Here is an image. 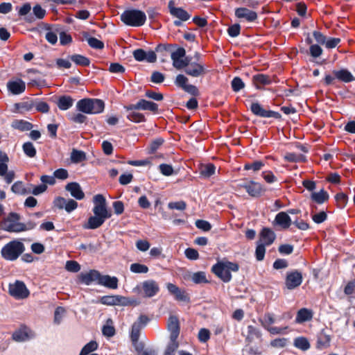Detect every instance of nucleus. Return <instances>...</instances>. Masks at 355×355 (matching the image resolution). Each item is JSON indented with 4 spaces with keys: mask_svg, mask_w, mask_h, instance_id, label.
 Returning a JSON list of instances; mask_svg holds the SVG:
<instances>
[{
    "mask_svg": "<svg viewBox=\"0 0 355 355\" xmlns=\"http://www.w3.org/2000/svg\"><path fill=\"white\" fill-rule=\"evenodd\" d=\"M98 348V343L92 340L86 344L80 351L79 355H88L89 353L95 351Z\"/></svg>",
    "mask_w": 355,
    "mask_h": 355,
    "instance_id": "49",
    "label": "nucleus"
},
{
    "mask_svg": "<svg viewBox=\"0 0 355 355\" xmlns=\"http://www.w3.org/2000/svg\"><path fill=\"white\" fill-rule=\"evenodd\" d=\"M284 159L290 162H300L305 161V157L303 155L296 154L294 153H287L284 155Z\"/></svg>",
    "mask_w": 355,
    "mask_h": 355,
    "instance_id": "48",
    "label": "nucleus"
},
{
    "mask_svg": "<svg viewBox=\"0 0 355 355\" xmlns=\"http://www.w3.org/2000/svg\"><path fill=\"white\" fill-rule=\"evenodd\" d=\"M118 279L116 277H111L110 275H102L101 274L98 281L99 285L103 286L108 288L116 289L118 288Z\"/></svg>",
    "mask_w": 355,
    "mask_h": 355,
    "instance_id": "24",
    "label": "nucleus"
},
{
    "mask_svg": "<svg viewBox=\"0 0 355 355\" xmlns=\"http://www.w3.org/2000/svg\"><path fill=\"white\" fill-rule=\"evenodd\" d=\"M34 19H43L46 15V10L39 4L35 5L33 8Z\"/></svg>",
    "mask_w": 355,
    "mask_h": 355,
    "instance_id": "55",
    "label": "nucleus"
},
{
    "mask_svg": "<svg viewBox=\"0 0 355 355\" xmlns=\"http://www.w3.org/2000/svg\"><path fill=\"white\" fill-rule=\"evenodd\" d=\"M102 333L103 336L110 338L115 334V329L112 325V321L111 319L107 320V323L102 328Z\"/></svg>",
    "mask_w": 355,
    "mask_h": 355,
    "instance_id": "41",
    "label": "nucleus"
},
{
    "mask_svg": "<svg viewBox=\"0 0 355 355\" xmlns=\"http://www.w3.org/2000/svg\"><path fill=\"white\" fill-rule=\"evenodd\" d=\"M101 273L96 270H91L88 272L82 273L80 275V280L86 285H89L93 282H96L98 284Z\"/></svg>",
    "mask_w": 355,
    "mask_h": 355,
    "instance_id": "23",
    "label": "nucleus"
},
{
    "mask_svg": "<svg viewBox=\"0 0 355 355\" xmlns=\"http://www.w3.org/2000/svg\"><path fill=\"white\" fill-rule=\"evenodd\" d=\"M126 110H148L157 113L158 111V105L152 101L145 99H140L137 103L125 106Z\"/></svg>",
    "mask_w": 355,
    "mask_h": 355,
    "instance_id": "9",
    "label": "nucleus"
},
{
    "mask_svg": "<svg viewBox=\"0 0 355 355\" xmlns=\"http://www.w3.org/2000/svg\"><path fill=\"white\" fill-rule=\"evenodd\" d=\"M168 8L170 14L173 17L180 19L181 21H187L191 17L189 13L182 8L175 7L173 1L168 2Z\"/></svg>",
    "mask_w": 355,
    "mask_h": 355,
    "instance_id": "15",
    "label": "nucleus"
},
{
    "mask_svg": "<svg viewBox=\"0 0 355 355\" xmlns=\"http://www.w3.org/2000/svg\"><path fill=\"white\" fill-rule=\"evenodd\" d=\"M71 159L75 163L80 162L85 159V153L81 150H73L71 155Z\"/></svg>",
    "mask_w": 355,
    "mask_h": 355,
    "instance_id": "53",
    "label": "nucleus"
},
{
    "mask_svg": "<svg viewBox=\"0 0 355 355\" xmlns=\"http://www.w3.org/2000/svg\"><path fill=\"white\" fill-rule=\"evenodd\" d=\"M83 35L90 47L95 49H103L104 48V43L102 41L91 37L87 32H83Z\"/></svg>",
    "mask_w": 355,
    "mask_h": 355,
    "instance_id": "29",
    "label": "nucleus"
},
{
    "mask_svg": "<svg viewBox=\"0 0 355 355\" xmlns=\"http://www.w3.org/2000/svg\"><path fill=\"white\" fill-rule=\"evenodd\" d=\"M294 346L297 349L306 351L310 348L308 340L304 337H298L294 340Z\"/></svg>",
    "mask_w": 355,
    "mask_h": 355,
    "instance_id": "37",
    "label": "nucleus"
},
{
    "mask_svg": "<svg viewBox=\"0 0 355 355\" xmlns=\"http://www.w3.org/2000/svg\"><path fill=\"white\" fill-rule=\"evenodd\" d=\"M210 331L206 328H202L199 330L198 338L201 343H206L210 338Z\"/></svg>",
    "mask_w": 355,
    "mask_h": 355,
    "instance_id": "57",
    "label": "nucleus"
},
{
    "mask_svg": "<svg viewBox=\"0 0 355 355\" xmlns=\"http://www.w3.org/2000/svg\"><path fill=\"white\" fill-rule=\"evenodd\" d=\"M64 313L65 309L63 307H57L54 313V323L60 324L62 322Z\"/></svg>",
    "mask_w": 355,
    "mask_h": 355,
    "instance_id": "59",
    "label": "nucleus"
},
{
    "mask_svg": "<svg viewBox=\"0 0 355 355\" xmlns=\"http://www.w3.org/2000/svg\"><path fill=\"white\" fill-rule=\"evenodd\" d=\"M31 10V6L30 3H24L21 7L18 9L19 16L25 17V19L28 22H32L35 20L33 16L28 15Z\"/></svg>",
    "mask_w": 355,
    "mask_h": 355,
    "instance_id": "31",
    "label": "nucleus"
},
{
    "mask_svg": "<svg viewBox=\"0 0 355 355\" xmlns=\"http://www.w3.org/2000/svg\"><path fill=\"white\" fill-rule=\"evenodd\" d=\"M276 238L275 232L268 227H264L261 230L259 234V243H262L265 245H271Z\"/></svg>",
    "mask_w": 355,
    "mask_h": 355,
    "instance_id": "20",
    "label": "nucleus"
},
{
    "mask_svg": "<svg viewBox=\"0 0 355 355\" xmlns=\"http://www.w3.org/2000/svg\"><path fill=\"white\" fill-rule=\"evenodd\" d=\"M8 293L16 300L26 299L30 295L26 284L20 280H16L14 283L9 284Z\"/></svg>",
    "mask_w": 355,
    "mask_h": 355,
    "instance_id": "7",
    "label": "nucleus"
},
{
    "mask_svg": "<svg viewBox=\"0 0 355 355\" xmlns=\"http://www.w3.org/2000/svg\"><path fill=\"white\" fill-rule=\"evenodd\" d=\"M171 51V46L169 44H159L155 48V52L162 56H167L168 53Z\"/></svg>",
    "mask_w": 355,
    "mask_h": 355,
    "instance_id": "54",
    "label": "nucleus"
},
{
    "mask_svg": "<svg viewBox=\"0 0 355 355\" xmlns=\"http://www.w3.org/2000/svg\"><path fill=\"white\" fill-rule=\"evenodd\" d=\"M141 288L144 295L147 297H152L159 291L158 284L153 279H148L141 283Z\"/></svg>",
    "mask_w": 355,
    "mask_h": 355,
    "instance_id": "14",
    "label": "nucleus"
},
{
    "mask_svg": "<svg viewBox=\"0 0 355 355\" xmlns=\"http://www.w3.org/2000/svg\"><path fill=\"white\" fill-rule=\"evenodd\" d=\"M313 318V311L306 308L300 309L295 318V322L301 324L307 321H310Z\"/></svg>",
    "mask_w": 355,
    "mask_h": 355,
    "instance_id": "26",
    "label": "nucleus"
},
{
    "mask_svg": "<svg viewBox=\"0 0 355 355\" xmlns=\"http://www.w3.org/2000/svg\"><path fill=\"white\" fill-rule=\"evenodd\" d=\"M333 73L336 78L344 83H350L355 80V78L352 73L345 69L334 70Z\"/></svg>",
    "mask_w": 355,
    "mask_h": 355,
    "instance_id": "25",
    "label": "nucleus"
},
{
    "mask_svg": "<svg viewBox=\"0 0 355 355\" xmlns=\"http://www.w3.org/2000/svg\"><path fill=\"white\" fill-rule=\"evenodd\" d=\"M191 279L195 284L207 283L208 280L206 277V273L203 271L194 272L191 275Z\"/></svg>",
    "mask_w": 355,
    "mask_h": 355,
    "instance_id": "45",
    "label": "nucleus"
},
{
    "mask_svg": "<svg viewBox=\"0 0 355 355\" xmlns=\"http://www.w3.org/2000/svg\"><path fill=\"white\" fill-rule=\"evenodd\" d=\"M186 257L189 260H197L199 258L198 252L193 248H187L184 251Z\"/></svg>",
    "mask_w": 355,
    "mask_h": 355,
    "instance_id": "64",
    "label": "nucleus"
},
{
    "mask_svg": "<svg viewBox=\"0 0 355 355\" xmlns=\"http://www.w3.org/2000/svg\"><path fill=\"white\" fill-rule=\"evenodd\" d=\"M179 347V343L177 340H170L166 349L164 352V355H175V351Z\"/></svg>",
    "mask_w": 355,
    "mask_h": 355,
    "instance_id": "50",
    "label": "nucleus"
},
{
    "mask_svg": "<svg viewBox=\"0 0 355 355\" xmlns=\"http://www.w3.org/2000/svg\"><path fill=\"white\" fill-rule=\"evenodd\" d=\"M254 85L257 89L261 88V85H270L272 83V79L270 76L265 74H257L252 77Z\"/></svg>",
    "mask_w": 355,
    "mask_h": 355,
    "instance_id": "28",
    "label": "nucleus"
},
{
    "mask_svg": "<svg viewBox=\"0 0 355 355\" xmlns=\"http://www.w3.org/2000/svg\"><path fill=\"white\" fill-rule=\"evenodd\" d=\"M166 288L170 293L175 295L176 300L180 301H186V295L176 285L172 283H168L166 284Z\"/></svg>",
    "mask_w": 355,
    "mask_h": 355,
    "instance_id": "30",
    "label": "nucleus"
},
{
    "mask_svg": "<svg viewBox=\"0 0 355 355\" xmlns=\"http://www.w3.org/2000/svg\"><path fill=\"white\" fill-rule=\"evenodd\" d=\"M30 330L26 327H21L13 332L12 338L16 342H25L30 339Z\"/></svg>",
    "mask_w": 355,
    "mask_h": 355,
    "instance_id": "22",
    "label": "nucleus"
},
{
    "mask_svg": "<svg viewBox=\"0 0 355 355\" xmlns=\"http://www.w3.org/2000/svg\"><path fill=\"white\" fill-rule=\"evenodd\" d=\"M141 329L142 328H141V326L138 323L132 324L130 332V338L134 344L138 342Z\"/></svg>",
    "mask_w": 355,
    "mask_h": 355,
    "instance_id": "44",
    "label": "nucleus"
},
{
    "mask_svg": "<svg viewBox=\"0 0 355 355\" xmlns=\"http://www.w3.org/2000/svg\"><path fill=\"white\" fill-rule=\"evenodd\" d=\"M65 268L67 271L77 272L80 270V266L76 261H67Z\"/></svg>",
    "mask_w": 355,
    "mask_h": 355,
    "instance_id": "60",
    "label": "nucleus"
},
{
    "mask_svg": "<svg viewBox=\"0 0 355 355\" xmlns=\"http://www.w3.org/2000/svg\"><path fill=\"white\" fill-rule=\"evenodd\" d=\"M11 191L16 194H25L26 189L24 188V185L22 182L17 181L15 182L11 187Z\"/></svg>",
    "mask_w": 355,
    "mask_h": 355,
    "instance_id": "56",
    "label": "nucleus"
},
{
    "mask_svg": "<svg viewBox=\"0 0 355 355\" xmlns=\"http://www.w3.org/2000/svg\"><path fill=\"white\" fill-rule=\"evenodd\" d=\"M302 273L297 270L288 272L285 279V286L288 290H293L300 286L302 282Z\"/></svg>",
    "mask_w": 355,
    "mask_h": 355,
    "instance_id": "10",
    "label": "nucleus"
},
{
    "mask_svg": "<svg viewBox=\"0 0 355 355\" xmlns=\"http://www.w3.org/2000/svg\"><path fill=\"white\" fill-rule=\"evenodd\" d=\"M130 112L127 115V119L134 123H141L146 121V118L142 113L134 112V110H130Z\"/></svg>",
    "mask_w": 355,
    "mask_h": 355,
    "instance_id": "42",
    "label": "nucleus"
},
{
    "mask_svg": "<svg viewBox=\"0 0 355 355\" xmlns=\"http://www.w3.org/2000/svg\"><path fill=\"white\" fill-rule=\"evenodd\" d=\"M77 110L88 114H96L103 112L105 108L104 102L98 98H83L78 101Z\"/></svg>",
    "mask_w": 355,
    "mask_h": 355,
    "instance_id": "4",
    "label": "nucleus"
},
{
    "mask_svg": "<svg viewBox=\"0 0 355 355\" xmlns=\"http://www.w3.org/2000/svg\"><path fill=\"white\" fill-rule=\"evenodd\" d=\"M232 90L235 92H238L245 87V83L242 79L239 77H234L231 82Z\"/></svg>",
    "mask_w": 355,
    "mask_h": 355,
    "instance_id": "51",
    "label": "nucleus"
},
{
    "mask_svg": "<svg viewBox=\"0 0 355 355\" xmlns=\"http://www.w3.org/2000/svg\"><path fill=\"white\" fill-rule=\"evenodd\" d=\"M12 128L21 131L30 130L33 128L32 123L24 120H15L12 122Z\"/></svg>",
    "mask_w": 355,
    "mask_h": 355,
    "instance_id": "34",
    "label": "nucleus"
},
{
    "mask_svg": "<svg viewBox=\"0 0 355 355\" xmlns=\"http://www.w3.org/2000/svg\"><path fill=\"white\" fill-rule=\"evenodd\" d=\"M7 87L8 91L12 94L17 95L24 92L26 84L22 80L18 79L17 80L8 82Z\"/></svg>",
    "mask_w": 355,
    "mask_h": 355,
    "instance_id": "21",
    "label": "nucleus"
},
{
    "mask_svg": "<svg viewBox=\"0 0 355 355\" xmlns=\"http://www.w3.org/2000/svg\"><path fill=\"white\" fill-rule=\"evenodd\" d=\"M241 26L239 24H234L227 28V33L232 37H236L239 35Z\"/></svg>",
    "mask_w": 355,
    "mask_h": 355,
    "instance_id": "63",
    "label": "nucleus"
},
{
    "mask_svg": "<svg viewBox=\"0 0 355 355\" xmlns=\"http://www.w3.org/2000/svg\"><path fill=\"white\" fill-rule=\"evenodd\" d=\"M311 198L318 204H322L328 200L329 194L324 189H321L319 192H313Z\"/></svg>",
    "mask_w": 355,
    "mask_h": 355,
    "instance_id": "33",
    "label": "nucleus"
},
{
    "mask_svg": "<svg viewBox=\"0 0 355 355\" xmlns=\"http://www.w3.org/2000/svg\"><path fill=\"white\" fill-rule=\"evenodd\" d=\"M184 71L189 76L198 78L206 73V69L200 62H191L187 63Z\"/></svg>",
    "mask_w": 355,
    "mask_h": 355,
    "instance_id": "13",
    "label": "nucleus"
},
{
    "mask_svg": "<svg viewBox=\"0 0 355 355\" xmlns=\"http://www.w3.org/2000/svg\"><path fill=\"white\" fill-rule=\"evenodd\" d=\"M25 250L23 242L19 239H13L2 247L1 255L6 261H15L24 252Z\"/></svg>",
    "mask_w": 355,
    "mask_h": 355,
    "instance_id": "3",
    "label": "nucleus"
},
{
    "mask_svg": "<svg viewBox=\"0 0 355 355\" xmlns=\"http://www.w3.org/2000/svg\"><path fill=\"white\" fill-rule=\"evenodd\" d=\"M22 148L24 153L28 157H34L36 155V149L31 142H26L23 144Z\"/></svg>",
    "mask_w": 355,
    "mask_h": 355,
    "instance_id": "47",
    "label": "nucleus"
},
{
    "mask_svg": "<svg viewBox=\"0 0 355 355\" xmlns=\"http://www.w3.org/2000/svg\"><path fill=\"white\" fill-rule=\"evenodd\" d=\"M33 107H35L37 112H40L42 113H47L49 111V105L44 101H38L35 102V103H31L28 105L27 109L30 110Z\"/></svg>",
    "mask_w": 355,
    "mask_h": 355,
    "instance_id": "40",
    "label": "nucleus"
},
{
    "mask_svg": "<svg viewBox=\"0 0 355 355\" xmlns=\"http://www.w3.org/2000/svg\"><path fill=\"white\" fill-rule=\"evenodd\" d=\"M70 60L78 65L88 66L90 64V60L88 58L79 54L71 55Z\"/></svg>",
    "mask_w": 355,
    "mask_h": 355,
    "instance_id": "38",
    "label": "nucleus"
},
{
    "mask_svg": "<svg viewBox=\"0 0 355 355\" xmlns=\"http://www.w3.org/2000/svg\"><path fill=\"white\" fill-rule=\"evenodd\" d=\"M21 216L15 212H10L0 221V230L10 233H21L36 227L37 223L28 220L26 223L20 222Z\"/></svg>",
    "mask_w": 355,
    "mask_h": 355,
    "instance_id": "2",
    "label": "nucleus"
},
{
    "mask_svg": "<svg viewBox=\"0 0 355 355\" xmlns=\"http://www.w3.org/2000/svg\"><path fill=\"white\" fill-rule=\"evenodd\" d=\"M248 335L246 337V340L249 342H252L255 338L260 339L261 338V332L259 329L252 326H248Z\"/></svg>",
    "mask_w": 355,
    "mask_h": 355,
    "instance_id": "32",
    "label": "nucleus"
},
{
    "mask_svg": "<svg viewBox=\"0 0 355 355\" xmlns=\"http://www.w3.org/2000/svg\"><path fill=\"white\" fill-rule=\"evenodd\" d=\"M93 202L94 204L92 209L94 216H90L87 223L83 225V228L86 230L98 228L112 216L111 212L107 209L106 200L102 194L94 196Z\"/></svg>",
    "mask_w": 355,
    "mask_h": 355,
    "instance_id": "1",
    "label": "nucleus"
},
{
    "mask_svg": "<svg viewBox=\"0 0 355 355\" xmlns=\"http://www.w3.org/2000/svg\"><path fill=\"white\" fill-rule=\"evenodd\" d=\"M130 270L133 273L142 274L147 273L149 270L148 266L144 264L134 263L130 265Z\"/></svg>",
    "mask_w": 355,
    "mask_h": 355,
    "instance_id": "43",
    "label": "nucleus"
},
{
    "mask_svg": "<svg viewBox=\"0 0 355 355\" xmlns=\"http://www.w3.org/2000/svg\"><path fill=\"white\" fill-rule=\"evenodd\" d=\"M251 112L256 116L264 118L280 119L281 114L275 111L266 110L259 103H252L250 105Z\"/></svg>",
    "mask_w": 355,
    "mask_h": 355,
    "instance_id": "12",
    "label": "nucleus"
},
{
    "mask_svg": "<svg viewBox=\"0 0 355 355\" xmlns=\"http://www.w3.org/2000/svg\"><path fill=\"white\" fill-rule=\"evenodd\" d=\"M66 191H69L76 200H80L85 198V193L78 182H69L65 186Z\"/></svg>",
    "mask_w": 355,
    "mask_h": 355,
    "instance_id": "18",
    "label": "nucleus"
},
{
    "mask_svg": "<svg viewBox=\"0 0 355 355\" xmlns=\"http://www.w3.org/2000/svg\"><path fill=\"white\" fill-rule=\"evenodd\" d=\"M236 187L239 189L243 188L246 192L252 197L257 198L261 196L264 189L262 185L254 181L244 180L237 184Z\"/></svg>",
    "mask_w": 355,
    "mask_h": 355,
    "instance_id": "8",
    "label": "nucleus"
},
{
    "mask_svg": "<svg viewBox=\"0 0 355 355\" xmlns=\"http://www.w3.org/2000/svg\"><path fill=\"white\" fill-rule=\"evenodd\" d=\"M216 167L213 164H207L200 167V175L206 178H208L215 173Z\"/></svg>",
    "mask_w": 355,
    "mask_h": 355,
    "instance_id": "35",
    "label": "nucleus"
},
{
    "mask_svg": "<svg viewBox=\"0 0 355 355\" xmlns=\"http://www.w3.org/2000/svg\"><path fill=\"white\" fill-rule=\"evenodd\" d=\"M273 225L279 226L282 229H288L291 225V218L288 213L281 211L278 213L273 221Z\"/></svg>",
    "mask_w": 355,
    "mask_h": 355,
    "instance_id": "19",
    "label": "nucleus"
},
{
    "mask_svg": "<svg viewBox=\"0 0 355 355\" xmlns=\"http://www.w3.org/2000/svg\"><path fill=\"white\" fill-rule=\"evenodd\" d=\"M167 328L170 332V340H177L180 334V324L176 316L171 315L169 317Z\"/></svg>",
    "mask_w": 355,
    "mask_h": 355,
    "instance_id": "17",
    "label": "nucleus"
},
{
    "mask_svg": "<svg viewBox=\"0 0 355 355\" xmlns=\"http://www.w3.org/2000/svg\"><path fill=\"white\" fill-rule=\"evenodd\" d=\"M235 16L241 19H244L248 22H253L257 19L256 12L246 8H238L235 10Z\"/></svg>",
    "mask_w": 355,
    "mask_h": 355,
    "instance_id": "16",
    "label": "nucleus"
},
{
    "mask_svg": "<svg viewBox=\"0 0 355 355\" xmlns=\"http://www.w3.org/2000/svg\"><path fill=\"white\" fill-rule=\"evenodd\" d=\"M73 103L74 99L70 96L63 95L58 98L57 106L60 110L65 111L71 108Z\"/></svg>",
    "mask_w": 355,
    "mask_h": 355,
    "instance_id": "27",
    "label": "nucleus"
},
{
    "mask_svg": "<svg viewBox=\"0 0 355 355\" xmlns=\"http://www.w3.org/2000/svg\"><path fill=\"white\" fill-rule=\"evenodd\" d=\"M264 166L265 164L263 162L257 160L252 162H248L245 164L244 170H252L253 171L256 172L261 170Z\"/></svg>",
    "mask_w": 355,
    "mask_h": 355,
    "instance_id": "46",
    "label": "nucleus"
},
{
    "mask_svg": "<svg viewBox=\"0 0 355 355\" xmlns=\"http://www.w3.org/2000/svg\"><path fill=\"white\" fill-rule=\"evenodd\" d=\"M263 243L257 242L256 250H255V256L256 259L258 261H262L264 259L265 253H266V247Z\"/></svg>",
    "mask_w": 355,
    "mask_h": 355,
    "instance_id": "52",
    "label": "nucleus"
},
{
    "mask_svg": "<svg viewBox=\"0 0 355 355\" xmlns=\"http://www.w3.org/2000/svg\"><path fill=\"white\" fill-rule=\"evenodd\" d=\"M239 268V265L236 263L221 261L214 265L211 270L223 282L227 283L232 279L231 272H237Z\"/></svg>",
    "mask_w": 355,
    "mask_h": 355,
    "instance_id": "5",
    "label": "nucleus"
},
{
    "mask_svg": "<svg viewBox=\"0 0 355 355\" xmlns=\"http://www.w3.org/2000/svg\"><path fill=\"white\" fill-rule=\"evenodd\" d=\"M53 175L55 179L60 180H64L69 178V173L67 170L64 168H58L53 172Z\"/></svg>",
    "mask_w": 355,
    "mask_h": 355,
    "instance_id": "62",
    "label": "nucleus"
},
{
    "mask_svg": "<svg viewBox=\"0 0 355 355\" xmlns=\"http://www.w3.org/2000/svg\"><path fill=\"white\" fill-rule=\"evenodd\" d=\"M121 20L127 26L139 27L143 26L146 20L144 12L137 9L125 10L120 16Z\"/></svg>",
    "mask_w": 355,
    "mask_h": 355,
    "instance_id": "6",
    "label": "nucleus"
},
{
    "mask_svg": "<svg viewBox=\"0 0 355 355\" xmlns=\"http://www.w3.org/2000/svg\"><path fill=\"white\" fill-rule=\"evenodd\" d=\"M132 302L130 298L121 295L103 296L101 299L103 304L109 306H128L132 304Z\"/></svg>",
    "mask_w": 355,
    "mask_h": 355,
    "instance_id": "11",
    "label": "nucleus"
},
{
    "mask_svg": "<svg viewBox=\"0 0 355 355\" xmlns=\"http://www.w3.org/2000/svg\"><path fill=\"white\" fill-rule=\"evenodd\" d=\"M259 320L263 327L265 329L268 328L270 327V325L275 322V315L271 313H266L263 318H260Z\"/></svg>",
    "mask_w": 355,
    "mask_h": 355,
    "instance_id": "39",
    "label": "nucleus"
},
{
    "mask_svg": "<svg viewBox=\"0 0 355 355\" xmlns=\"http://www.w3.org/2000/svg\"><path fill=\"white\" fill-rule=\"evenodd\" d=\"M347 196L344 193H338L336 195L335 199L338 203V206L343 209L345 207L347 202Z\"/></svg>",
    "mask_w": 355,
    "mask_h": 355,
    "instance_id": "58",
    "label": "nucleus"
},
{
    "mask_svg": "<svg viewBox=\"0 0 355 355\" xmlns=\"http://www.w3.org/2000/svg\"><path fill=\"white\" fill-rule=\"evenodd\" d=\"M327 218V215L325 211H320L318 213H316L313 215H312V220L314 223L316 224H320L325 221Z\"/></svg>",
    "mask_w": 355,
    "mask_h": 355,
    "instance_id": "61",
    "label": "nucleus"
},
{
    "mask_svg": "<svg viewBox=\"0 0 355 355\" xmlns=\"http://www.w3.org/2000/svg\"><path fill=\"white\" fill-rule=\"evenodd\" d=\"M8 161V156L5 153L0 152V176L1 177L8 171L7 164Z\"/></svg>",
    "mask_w": 355,
    "mask_h": 355,
    "instance_id": "36",
    "label": "nucleus"
}]
</instances>
